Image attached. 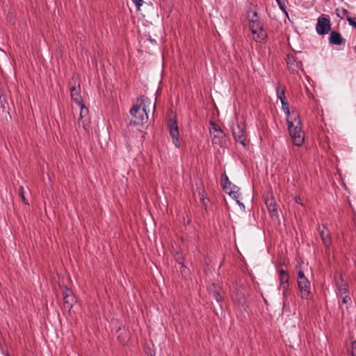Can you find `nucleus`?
I'll return each mask as SVG.
<instances>
[{
  "mask_svg": "<svg viewBox=\"0 0 356 356\" xmlns=\"http://www.w3.org/2000/svg\"><path fill=\"white\" fill-rule=\"evenodd\" d=\"M286 123L293 144L298 147L302 145L305 139V134L302 129L301 121L298 113L296 111H292L290 118H286Z\"/></svg>",
  "mask_w": 356,
  "mask_h": 356,
  "instance_id": "nucleus-1",
  "label": "nucleus"
},
{
  "mask_svg": "<svg viewBox=\"0 0 356 356\" xmlns=\"http://www.w3.org/2000/svg\"><path fill=\"white\" fill-rule=\"evenodd\" d=\"M251 10L248 11V18L249 20L250 29L252 33L254 35H256V37L254 36V40L256 42H261L266 39L267 33L264 30V26L259 19V17L258 16V13L254 11L251 15Z\"/></svg>",
  "mask_w": 356,
  "mask_h": 356,
  "instance_id": "nucleus-2",
  "label": "nucleus"
},
{
  "mask_svg": "<svg viewBox=\"0 0 356 356\" xmlns=\"http://www.w3.org/2000/svg\"><path fill=\"white\" fill-rule=\"evenodd\" d=\"M232 131L235 141L247 147L248 143L246 139V124L243 118L240 120L236 118V122L232 125Z\"/></svg>",
  "mask_w": 356,
  "mask_h": 356,
  "instance_id": "nucleus-3",
  "label": "nucleus"
},
{
  "mask_svg": "<svg viewBox=\"0 0 356 356\" xmlns=\"http://www.w3.org/2000/svg\"><path fill=\"white\" fill-rule=\"evenodd\" d=\"M337 288V296L341 298L342 303L348 305L352 303V300L350 296V291L348 283L343 280L342 274H339V282L336 283Z\"/></svg>",
  "mask_w": 356,
  "mask_h": 356,
  "instance_id": "nucleus-4",
  "label": "nucleus"
},
{
  "mask_svg": "<svg viewBox=\"0 0 356 356\" xmlns=\"http://www.w3.org/2000/svg\"><path fill=\"white\" fill-rule=\"evenodd\" d=\"M297 284L301 293V298L309 299L311 296V284L301 270L298 272Z\"/></svg>",
  "mask_w": 356,
  "mask_h": 356,
  "instance_id": "nucleus-5",
  "label": "nucleus"
},
{
  "mask_svg": "<svg viewBox=\"0 0 356 356\" xmlns=\"http://www.w3.org/2000/svg\"><path fill=\"white\" fill-rule=\"evenodd\" d=\"M316 31L321 35H326L331 31V22L328 15H322L318 18Z\"/></svg>",
  "mask_w": 356,
  "mask_h": 356,
  "instance_id": "nucleus-6",
  "label": "nucleus"
},
{
  "mask_svg": "<svg viewBox=\"0 0 356 356\" xmlns=\"http://www.w3.org/2000/svg\"><path fill=\"white\" fill-rule=\"evenodd\" d=\"M130 115L132 116L134 120L130 122V124H140L143 125L146 123L148 120V114L146 113H143V111H140V106H133L130 109Z\"/></svg>",
  "mask_w": 356,
  "mask_h": 356,
  "instance_id": "nucleus-7",
  "label": "nucleus"
},
{
  "mask_svg": "<svg viewBox=\"0 0 356 356\" xmlns=\"http://www.w3.org/2000/svg\"><path fill=\"white\" fill-rule=\"evenodd\" d=\"M76 302V300L72 290L65 286L63 290L62 309L70 312Z\"/></svg>",
  "mask_w": 356,
  "mask_h": 356,
  "instance_id": "nucleus-8",
  "label": "nucleus"
},
{
  "mask_svg": "<svg viewBox=\"0 0 356 356\" xmlns=\"http://www.w3.org/2000/svg\"><path fill=\"white\" fill-rule=\"evenodd\" d=\"M169 133L172 138V143L176 147H179V132L176 117L174 119H170L168 122Z\"/></svg>",
  "mask_w": 356,
  "mask_h": 356,
  "instance_id": "nucleus-9",
  "label": "nucleus"
},
{
  "mask_svg": "<svg viewBox=\"0 0 356 356\" xmlns=\"http://www.w3.org/2000/svg\"><path fill=\"white\" fill-rule=\"evenodd\" d=\"M134 106H140V108H142L143 113H146L147 114L150 111V107H152L153 114L156 111V102L152 105L150 99L144 95H141L138 97L136 104Z\"/></svg>",
  "mask_w": 356,
  "mask_h": 356,
  "instance_id": "nucleus-10",
  "label": "nucleus"
},
{
  "mask_svg": "<svg viewBox=\"0 0 356 356\" xmlns=\"http://www.w3.org/2000/svg\"><path fill=\"white\" fill-rule=\"evenodd\" d=\"M80 108L79 117L78 118V124L86 129V126L89 123L88 109L82 103L78 105Z\"/></svg>",
  "mask_w": 356,
  "mask_h": 356,
  "instance_id": "nucleus-11",
  "label": "nucleus"
},
{
  "mask_svg": "<svg viewBox=\"0 0 356 356\" xmlns=\"http://www.w3.org/2000/svg\"><path fill=\"white\" fill-rule=\"evenodd\" d=\"M265 203L270 216H277V203L272 195H266L265 199Z\"/></svg>",
  "mask_w": 356,
  "mask_h": 356,
  "instance_id": "nucleus-12",
  "label": "nucleus"
},
{
  "mask_svg": "<svg viewBox=\"0 0 356 356\" xmlns=\"http://www.w3.org/2000/svg\"><path fill=\"white\" fill-rule=\"evenodd\" d=\"M328 38L329 43L332 45H341L345 43L346 40L342 37L341 34L337 31H330Z\"/></svg>",
  "mask_w": 356,
  "mask_h": 356,
  "instance_id": "nucleus-13",
  "label": "nucleus"
},
{
  "mask_svg": "<svg viewBox=\"0 0 356 356\" xmlns=\"http://www.w3.org/2000/svg\"><path fill=\"white\" fill-rule=\"evenodd\" d=\"M318 230L322 239L323 243L325 246L329 247L331 244V238L326 225H323L322 227L318 226Z\"/></svg>",
  "mask_w": 356,
  "mask_h": 356,
  "instance_id": "nucleus-14",
  "label": "nucleus"
},
{
  "mask_svg": "<svg viewBox=\"0 0 356 356\" xmlns=\"http://www.w3.org/2000/svg\"><path fill=\"white\" fill-rule=\"evenodd\" d=\"M70 95L72 99L77 104H81L83 103V101L82 99V97L81 96V88L80 86H72L70 88Z\"/></svg>",
  "mask_w": 356,
  "mask_h": 356,
  "instance_id": "nucleus-15",
  "label": "nucleus"
},
{
  "mask_svg": "<svg viewBox=\"0 0 356 356\" xmlns=\"http://www.w3.org/2000/svg\"><path fill=\"white\" fill-rule=\"evenodd\" d=\"M117 339L120 343L125 344L129 341V333L125 328L120 327L117 330Z\"/></svg>",
  "mask_w": 356,
  "mask_h": 356,
  "instance_id": "nucleus-16",
  "label": "nucleus"
},
{
  "mask_svg": "<svg viewBox=\"0 0 356 356\" xmlns=\"http://www.w3.org/2000/svg\"><path fill=\"white\" fill-rule=\"evenodd\" d=\"M277 271L279 274L280 285L289 284V275L288 272L282 268H277Z\"/></svg>",
  "mask_w": 356,
  "mask_h": 356,
  "instance_id": "nucleus-17",
  "label": "nucleus"
},
{
  "mask_svg": "<svg viewBox=\"0 0 356 356\" xmlns=\"http://www.w3.org/2000/svg\"><path fill=\"white\" fill-rule=\"evenodd\" d=\"M276 93L277 97L280 100L281 103H282V99L284 100V102L287 101L285 96V88L282 86L280 83H277L276 86Z\"/></svg>",
  "mask_w": 356,
  "mask_h": 356,
  "instance_id": "nucleus-18",
  "label": "nucleus"
},
{
  "mask_svg": "<svg viewBox=\"0 0 356 356\" xmlns=\"http://www.w3.org/2000/svg\"><path fill=\"white\" fill-rule=\"evenodd\" d=\"M222 186L223 190L227 191L229 187H231L232 183L229 180L227 175L224 173L221 176Z\"/></svg>",
  "mask_w": 356,
  "mask_h": 356,
  "instance_id": "nucleus-19",
  "label": "nucleus"
},
{
  "mask_svg": "<svg viewBox=\"0 0 356 356\" xmlns=\"http://www.w3.org/2000/svg\"><path fill=\"white\" fill-rule=\"evenodd\" d=\"M280 289L282 290L284 298L286 299L291 293V290L289 289V283L284 284H280Z\"/></svg>",
  "mask_w": 356,
  "mask_h": 356,
  "instance_id": "nucleus-20",
  "label": "nucleus"
},
{
  "mask_svg": "<svg viewBox=\"0 0 356 356\" xmlns=\"http://www.w3.org/2000/svg\"><path fill=\"white\" fill-rule=\"evenodd\" d=\"M8 106V104L6 96L5 95L0 94V107L2 108V111H5Z\"/></svg>",
  "mask_w": 356,
  "mask_h": 356,
  "instance_id": "nucleus-21",
  "label": "nucleus"
},
{
  "mask_svg": "<svg viewBox=\"0 0 356 356\" xmlns=\"http://www.w3.org/2000/svg\"><path fill=\"white\" fill-rule=\"evenodd\" d=\"M281 104H282V108L284 113L287 115V118H290L291 113H290L289 105L288 101L284 102V100L282 99V103H281Z\"/></svg>",
  "mask_w": 356,
  "mask_h": 356,
  "instance_id": "nucleus-22",
  "label": "nucleus"
},
{
  "mask_svg": "<svg viewBox=\"0 0 356 356\" xmlns=\"http://www.w3.org/2000/svg\"><path fill=\"white\" fill-rule=\"evenodd\" d=\"M350 348L348 349V352L350 353V355H356V340L353 339V337H350Z\"/></svg>",
  "mask_w": 356,
  "mask_h": 356,
  "instance_id": "nucleus-23",
  "label": "nucleus"
},
{
  "mask_svg": "<svg viewBox=\"0 0 356 356\" xmlns=\"http://www.w3.org/2000/svg\"><path fill=\"white\" fill-rule=\"evenodd\" d=\"M210 124L211 126V129L210 130V132L211 133L212 131L218 132L220 135H223V132L220 129V127L215 122L210 121Z\"/></svg>",
  "mask_w": 356,
  "mask_h": 356,
  "instance_id": "nucleus-24",
  "label": "nucleus"
},
{
  "mask_svg": "<svg viewBox=\"0 0 356 356\" xmlns=\"http://www.w3.org/2000/svg\"><path fill=\"white\" fill-rule=\"evenodd\" d=\"M211 294L212 296V297L218 302H220L222 301L223 300V298L222 297V296L220 294L219 291L218 290H213V291L211 292Z\"/></svg>",
  "mask_w": 356,
  "mask_h": 356,
  "instance_id": "nucleus-25",
  "label": "nucleus"
},
{
  "mask_svg": "<svg viewBox=\"0 0 356 356\" xmlns=\"http://www.w3.org/2000/svg\"><path fill=\"white\" fill-rule=\"evenodd\" d=\"M296 63L295 57L292 55H287L286 63L289 68H292Z\"/></svg>",
  "mask_w": 356,
  "mask_h": 356,
  "instance_id": "nucleus-26",
  "label": "nucleus"
},
{
  "mask_svg": "<svg viewBox=\"0 0 356 356\" xmlns=\"http://www.w3.org/2000/svg\"><path fill=\"white\" fill-rule=\"evenodd\" d=\"M278 6H279V8L285 14V15H288L287 14V11H286V6L284 3V1H282V0H275Z\"/></svg>",
  "mask_w": 356,
  "mask_h": 356,
  "instance_id": "nucleus-27",
  "label": "nucleus"
},
{
  "mask_svg": "<svg viewBox=\"0 0 356 356\" xmlns=\"http://www.w3.org/2000/svg\"><path fill=\"white\" fill-rule=\"evenodd\" d=\"M19 195L20 196V197L22 198L23 202L26 204H29V202L27 201V200L26 199L25 196H24V187L23 186H20L19 188Z\"/></svg>",
  "mask_w": 356,
  "mask_h": 356,
  "instance_id": "nucleus-28",
  "label": "nucleus"
},
{
  "mask_svg": "<svg viewBox=\"0 0 356 356\" xmlns=\"http://www.w3.org/2000/svg\"><path fill=\"white\" fill-rule=\"evenodd\" d=\"M230 196H232L234 199H236V202H238V204H240V202L239 201L237 200L238 196H239V193L238 192L239 191H226Z\"/></svg>",
  "mask_w": 356,
  "mask_h": 356,
  "instance_id": "nucleus-29",
  "label": "nucleus"
},
{
  "mask_svg": "<svg viewBox=\"0 0 356 356\" xmlns=\"http://www.w3.org/2000/svg\"><path fill=\"white\" fill-rule=\"evenodd\" d=\"M347 21L353 27L356 28V17H347Z\"/></svg>",
  "mask_w": 356,
  "mask_h": 356,
  "instance_id": "nucleus-30",
  "label": "nucleus"
},
{
  "mask_svg": "<svg viewBox=\"0 0 356 356\" xmlns=\"http://www.w3.org/2000/svg\"><path fill=\"white\" fill-rule=\"evenodd\" d=\"M132 1L136 4L138 9L143 4V0H132Z\"/></svg>",
  "mask_w": 356,
  "mask_h": 356,
  "instance_id": "nucleus-31",
  "label": "nucleus"
},
{
  "mask_svg": "<svg viewBox=\"0 0 356 356\" xmlns=\"http://www.w3.org/2000/svg\"><path fill=\"white\" fill-rule=\"evenodd\" d=\"M295 202L297 203V204H302V200L300 198V196H296L295 197Z\"/></svg>",
  "mask_w": 356,
  "mask_h": 356,
  "instance_id": "nucleus-32",
  "label": "nucleus"
},
{
  "mask_svg": "<svg viewBox=\"0 0 356 356\" xmlns=\"http://www.w3.org/2000/svg\"><path fill=\"white\" fill-rule=\"evenodd\" d=\"M229 188H230V191H239V188L237 187L236 186L234 185V184H232L231 186V187H229Z\"/></svg>",
  "mask_w": 356,
  "mask_h": 356,
  "instance_id": "nucleus-33",
  "label": "nucleus"
},
{
  "mask_svg": "<svg viewBox=\"0 0 356 356\" xmlns=\"http://www.w3.org/2000/svg\"><path fill=\"white\" fill-rule=\"evenodd\" d=\"M341 13H342V14H343V15H348V11L346 9H345V8H343V9H342Z\"/></svg>",
  "mask_w": 356,
  "mask_h": 356,
  "instance_id": "nucleus-34",
  "label": "nucleus"
},
{
  "mask_svg": "<svg viewBox=\"0 0 356 356\" xmlns=\"http://www.w3.org/2000/svg\"><path fill=\"white\" fill-rule=\"evenodd\" d=\"M202 205L204 206L205 209H207V202L205 201V200L204 198L202 199Z\"/></svg>",
  "mask_w": 356,
  "mask_h": 356,
  "instance_id": "nucleus-35",
  "label": "nucleus"
},
{
  "mask_svg": "<svg viewBox=\"0 0 356 356\" xmlns=\"http://www.w3.org/2000/svg\"><path fill=\"white\" fill-rule=\"evenodd\" d=\"M218 137H219V136L214 135V136H213V139H212L213 143H217V141L216 140V139Z\"/></svg>",
  "mask_w": 356,
  "mask_h": 356,
  "instance_id": "nucleus-36",
  "label": "nucleus"
},
{
  "mask_svg": "<svg viewBox=\"0 0 356 356\" xmlns=\"http://www.w3.org/2000/svg\"><path fill=\"white\" fill-rule=\"evenodd\" d=\"M5 356H10L8 352L5 353Z\"/></svg>",
  "mask_w": 356,
  "mask_h": 356,
  "instance_id": "nucleus-37",
  "label": "nucleus"
},
{
  "mask_svg": "<svg viewBox=\"0 0 356 356\" xmlns=\"http://www.w3.org/2000/svg\"><path fill=\"white\" fill-rule=\"evenodd\" d=\"M350 356H356V355H350Z\"/></svg>",
  "mask_w": 356,
  "mask_h": 356,
  "instance_id": "nucleus-38",
  "label": "nucleus"
}]
</instances>
